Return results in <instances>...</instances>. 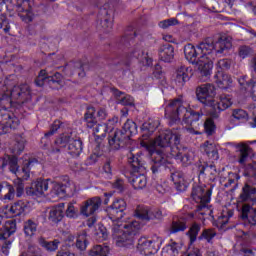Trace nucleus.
Listing matches in <instances>:
<instances>
[{"label":"nucleus","mask_w":256,"mask_h":256,"mask_svg":"<svg viewBox=\"0 0 256 256\" xmlns=\"http://www.w3.org/2000/svg\"><path fill=\"white\" fill-rule=\"evenodd\" d=\"M25 209H27V203L23 202V200H19L12 204L9 212L12 214V217H19V215L25 213Z\"/></svg>","instance_id":"ea45409f"},{"label":"nucleus","mask_w":256,"mask_h":256,"mask_svg":"<svg viewBox=\"0 0 256 256\" xmlns=\"http://www.w3.org/2000/svg\"><path fill=\"white\" fill-rule=\"evenodd\" d=\"M14 187L16 189L17 197H21L23 193H25V184H23V180L21 178L14 180Z\"/></svg>","instance_id":"bf43d9fd"},{"label":"nucleus","mask_w":256,"mask_h":256,"mask_svg":"<svg viewBox=\"0 0 256 256\" xmlns=\"http://www.w3.org/2000/svg\"><path fill=\"white\" fill-rule=\"evenodd\" d=\"M242 221H248L249 225H256V209L249 204H243L240 212Z\"/></svg>","instance_id":"5701e85b"},{"label":"nucleus","mask_w":256,"mask_h":256,"mask_svg":"<svg viewBox=\"0 0 256 256\" xmlns=\"http://www.w3.org/2000/svg\"><path fill=\"white\" fill-rule=\"evenodd\" d=\"M244 175L245 177H254V179H256V166L253 164H248L246 166Z\"/></svg>","instance_id":"774afa93"},{"label":"nucleus","mask_w":256,"mask_h":256,"mask_svg":"<svg viewBox=\"0 0 256 256\" xmlns=\"http://www.w3.org/2000/svg\"><path fill=\"white\" fill-rule=\"evenodd\" d=\"M179 144H171L165 150H155L151 154V171L153 175H157L161 171V167L167 164V157L172 156L174 159L179 161L182 152L179 151Z\"/></svg>","instance_id":"0eeeda50"},{"label":"nucleus","mask_w":256,"mask_h":256,"mask_svg":"<svg viewBox=\"0 0 256 256\" xmlns=\"http://www.w3.org/2000/svg\"><path fill=\"white\" fill-rule=\"evenodd\" d=\"M8 108H2L0 109V123H13V121H15L16 118H13L11 116V113H9V111H7Z\"/></svg>","instance_id":"6e6d98bb"},{"label":"nucleus","mask_w":256,"mask_h":256,"mask_svg":"<svg viewBox=\"0 0 256 256\" xmlns=\"http://www.w3.org/2000/svg\"><path fill=\"white\" fill-rule=\"evenodd\" d=\"M1 193H6L4 195V199H8V201H12V199L15 198V187H13V185L7 182H2L0 184V194Z\"/></svg>","instance_id":"a19ab883"},{"label":"nucleus","mask_w":256,"mask_h":256,"mask_svg":"<svg viewBox=\"0 0 256 256\" xmlns=\"http://www.w3.org/2000/svg\"><path fill=\"white\" fill-rule=\"evenodd\" d=\"M48 85L52 87V89H61L65 85V80H63V75L59 72H55L54 74H48Z\"/></svg>","instance_id":"72a5a7b5"},{"label":"nucleus","mask_w":256,"mask_h":256,"mask_svg":"<svg viewBox=\"0 0 256 256\" xmlns=\"http://www.w3.org/2000/svg\"><path fill=\"white\" fill-rule=\"evenodd\" d=\"M6 162H8L9 171H11V173H14V175H17L19 173V164L17 157H8V160Z\"/></svg>","instance_id":"5fc2aeb1"},{"label":"nucleus","mask_w":256,"mask_h":256,"mask_svg":"<svg viewBox=\"0 0 256 256\" xmlns=\"http://www.w3.org/2000/svg\"><path fill=\"white\" fill-rule=\"evenodd\" d=\"M24 233L28 237H33L37 233V222L31 219L24 222Z\"/></svg>","instance_id":"de8ad7c7"},{"label":"nucleus","mask_w":256,"mask_h":256,"mask_svg":"<svg viewBox=\"0 0 256 256\" xmlns=\"http://www.w3.org/2000/svg\"><path fill=\"white\" fill-rule=\"evenodd\" d=\"M103 201L101 200V197L95 196L90 199H87L83 202L80 212L84 217H91V215H95L97 211H99Z\"/></svg>","instance_id":"2eb2a0df"},{"label":"nucleus","mask_w":256,"mask_h":256,"mask_svg":"<svg viewBox=\"0 0 256 256\" xmlns=\"http://www.w3.org/2000/svg\"><path fill=\"white\" fill-rule=\"evenodd\" d=\"M134 215L137 219H140V221H149L150 210L146 206H138Z\"/></svg>","instance_id":"a18cd8bd"},{"label":"nucleus","mask_w":256,"mask_h":256,"mask_svg":"<svg viewBox=\"0 0 256 256\" xmlns=\"http://www.w3.org/2000/svg\"><path fill=\"white\" fill-rule=\"evenodd\" d=\"M125 209H127V202L123 199L114 200L113 204L107 209L109 219H111V221L123 219Z\"/></svg>","instance_id":"4468645a"},{"label":"nucleus","mask_w":256,"mask_h":256,"mask_svg":"<svg viewBox=\"0 0 256 256\" xmlns=\"http://www.w3.org/2000/svg\"><path fill=\"white\" fill-rule=\"evenodd\" d=\"M199 231H201V224L194 222L190 226L189 231L186 232V235H188L190 239V243H195V241H197V235H199Z\"/></svg>","instance_id":"49530a36"},{"label":"nucleus","mask_w":256,"mask_h":256,"mask_svg":"<svg viewBox=\"0 0 256 256\" xmlns=\"http://www.w3.org/2000/svg\"><path fill=\"white\" fill-rule=\"evenodd\" d=\"M107 131H109L107 124L103 123V124H97L94 127L93 130V134L95 137V141L97 143V147L101 148V141H103V139H105L106 135H107Z\"/></svg>","instance_id":"7c9ffc66"},{"label":"nucleus","mask_w":256,"mask_h":256,"mask_svg":"<svg viewBox=\"0 0 256 256\" xmlns=\"http://www.w3.org/2000/svg\"><path fill=\"white\" fill-rule=\"evenodd\" d=\"M181 249V245L179 243L171 240L161 252V256H179V251Z\"/></svg>","instance_id":"473e14b6"},{"label":"nucleus","mask_w":256,"mask_h":256,"mask_svg":"<svg viewBox=\"0 0 256 256\" xmlns=\"http://www.w3.org/2000/svg\"><path fill=\"white\" fill-rule=\"evenodd\" d=\"M46 191H49V180L39 178L33 182L30 188H26L27 195L42 197Z\"/></svg>","instance_id":"a211bd4d"},{"label":"nucleus","mask_w":256,"mask_h":256,"mask_svg":"<svg viewBox=\"0 0 256 256\" xmlns=\"http://www.w3.org/2000/svg\"><path fill=\"white\" fill-rule=\"evenodd\" d=\"M84 120L86 121V127L88 129H95L97 127V118H95V108L90 107L84 115Z\"/></svg>","instance_id":"58836bf2"},{"label":"nucleus","mask_w":256,"mask_h":256,"mask_svg":"<svg viewBox=\"0 0 256 256\" xmlns=\"http://www.w3.org/2000/svg\"><path fill=\"white\" fill-rule=\"evenodd\" d=\"M211 193H213L212 188H207L206 186H194L192 189V198L198 203V211H203L207 204L211 201Z\"/></svg>","instance_id":"1a4fd4ad"},{"label":"nucleus","mask_w":256,"mask_h":256,"mask_svg":"<svg viewBox=\"0 0 256 256\" xmlns=\"http://www.w3.org/2000/svg\"><path fill=\"white\" fill-rule=\"evenodd\" d=\"M117 103L124 105V107H133V97L127 94L123 95Z\"/></svg>","instance_id":"69168bd1"},{"label":"nucleus","mask_w":256,"mask_h":256,"mask_svg":"<svg viewBox=\"0 0 256 256\" xmlns=\"http://www.w3.org/2000/svg\"><path fill=\"white\" fill-rule=\"evenodd\" d=\"M53 195H56L60 199L71 195V188L67 184L56 183L52 189Z\"/></svg>","instance_id":"f704fd0d"},{"label":"nucleus","mask_w":256,"mask_h":256,"mask_svg":"<svg viewBox=\"0 0 256 256\" xmlns=\"http://www.w3.org/2000/svg\"><path fill=\"white\" fill-rule=\"evenodd\" d=\"M181 139V132L179 128H173L172 130H165L160 133L154 140L156 147H160V151H165L171 145H179Z\"/></svg>","instance_id":"6e6552de"},{"label":"nucleus","mask_w":256,"mask_h":256,"mask_svg":"<svg viewBox=\"0 0 256 256\" xmlns=\"http://www.w3.org/2000/svg\"><path fill=\"white\" fill-rule=\"evenodd\" d=\"M232 117H234V119H237V121L245 123V121H248L249 119V114L243 109H235L232 112Z\"/></svg>","instance_id":"3c124183"},{"label":"nucleus","mask_w":256,"mask_h":256,"mask_svg":"<svg viewBox=\"0 0 256 256\" xmlns=\"http://www.w3.org/2000/svg\"><path fill=\"white\" fill-rule=\"evenodd\" d=\"M66 69H72L73 73H77L78 77H85V71L91 69L88 63H82L81 61L70 62Z\"/></svg>","instance_id":"c756f323"},{"label":"nucleus","mask_w":256,"mask_h":256,"mask_svg":"<svg viewBox=\"0 0 256 256\" xmlns=\"http://www.w3.org/2000/svg\"><path fill=\"white\" fill-rule=\"evenodd\" d=\"M189 63L192 65H197L198 70L200 71L201 75L207 77L211 73V69H213V62H211V58L209 56L200 55L196 56L195 61L188 60Z\"/></svg>","instance_id":"f3484780"},{"label":"nucleus","mask_w":256,"mask_h":256,"mask_svg":"<svg viewBox=\"0 0 256 256\" xmlns=\"http://www.w3.org/2000/svg\"><path fill=\"white\" fill-rule=\"evenodd\" d=\"M132 57H135V59H139L142 61V63H145V65H152L153 60L147 56V53L145 54V51L141 49V46H136L134 50L132 51Z\"/></svg>","instance_id":"e433bc0d"},{"label":"nucleus","mask_w":256,"mask_h":256,"mask_svg":"<svg viewBox=\"0 0 256 256\" xmlns=\"http://www.w3.org/2000/svg\"><path fill=\"white\" fill-rule=\"evenodd\" d=\"M68 151L72 157H79L83 153V141L81 139L70 138Z\"/></svg>","instance_id":"2f4dec72"},{"label":"nucleus","mask_w":256,"mask_h":256,"mask_svg":"<svg viewBox=\"0 0 256 256\" xmlns=\"http://www.w3.org/2000/svg\"><path fill=\"white\" fill-rule=\"evenodd\" d=\"M61 125H62L61 121L55 120L53 122V124L51 125L50 130L45 133V137H51L54 134H56L57 131H59V129H61Z\"/></svg>","instance_id":"680f3d73"},{"label":"nucleus","mask_w":256,"mask_h":256,"mask_svg":"<svg viewBox=\"0 0 256 256\" xmlns=\"http://www.w3.org/2000/svg\"><path fill=\"white\" fill-rule=\"evenodd\" d=\"M242 203H255L256 199V188L251 184H245L242 188V193L239 197Z\"/></svg>","instance_id":"393cba45"},{"label":"nucleus","mask_w":256,"mask_h":256,"mask_svg":"<svg viewBox=\"0 0 256 256\" xmlns=\"http://www.w3.org/2000/svg\"><path fill=\"white\" fill-rule=\"evenodd\" d=\"M113 237L116 239L118 245L122 247H129V245H133V241H135V237L139 235V231H141V223L138 221H132L128 224H124L122 229H119V226H114L113 228Z\"/></svg>","instance_id":"423d86ee"},{"label":"nucleus","mask_w":256,"mask_h":256,"mask_svg":"<svg viewBox=\"0 0 256 256\" xmlns=\"http://www.w3.org/2000/svg\"><path fill=\"white\" fill-rule=\"evenodd\" d=\"M13 100L22 104L31 101V89L27 84L14 86L9 93H4L0 96V107L2 109H11L13 107Z\"/></svg>","instance_id":"20e7f679"},{"label":"nucleus","mask_w":256,"mask_h":256,"mask_svg":"<svg viewBox=\"0 0 256 256\" xmlns=\"http://www.w3.org/2000/svg\"><path fill=\"white\" fill-rule=\"evenodd\" d=\"M204 129L207 135H212L213 133H215V122H213V120L209 118L206 119V121L204 122Z\"/></svg>","instance_id":"0e129e2a"},{"label":"nucleus","mask_w":256,"mask_h":256,"mask_svg":"<svg viewBox=\"0 0 256 256\" xmlns=\"http://www.w3.org/2000/svg\"><path fill=\"white\" fill-rule=\"evenodd\" d=\"M19 127V119L15 118L13 122H0V135L9 133L11 129H17Z\"/></svg>","instance_id":"37998d69"},{"label":"nucleus","mask_w":256,"mask_h":256,"mask_svg":"<svg viewBox=\"0 0 256 256\" xmlns=\"http://www.w3.org/2000/svg\"><path fill=\"white\" fill-rule=\"evenodd\" d=\"M231 47V38L229 37L222 36L215 43H213V39L207 38L196 47L193 44H187L184 47V55L187 61H195L201 55L209 57L213 51L215 53H224Z\"/></svg>","instance_id":"f257e3e1"},{"label":"nucleus","mask_w":256,"mask_h":256,"mask_svg":"<svg viewBox=\"0 0 256 256\" xmlns=\"http://www.w3.org/2000/svg\"><path fill=\"white\" fill-rule=\"evenodd\" d=\"M0 29H3L4 33H9V29H11V25H9V19L5 14H1L0 16Z\"/></svg>","instance_id":"e2e57ef3"},{"label":"nucleus","mask_w":256,"mask_h":256,"mask_svg":"<svg viewBox=\"0 0 256 256\" xmlns=\"http://www.w3.org/2000/svg\"><path fill=\"white\" fill-rule=\"evenodd\" d=\"M175 57V48L173 45L166 43L159 48V59L164 63H171Z\"/></svg>","instance_id":"b1692460"},{"label":"nucleus","mask_w":256,"mask_h":256,"mask_svg":"<svg viewBox=\"0 0 256 256\" xmlns=\"http://www.w3.org/2000/svg\"><path fill=\"white\" fill-rule=\"evenodd\" d=\"M161 243V238L147 240V238L142 237L138 239L137 249L144 255H155L161 249Z\"/></svg>","instance_id":"ddd939ff"},{"label":"nucleus","mask_w":256,"mask_h":256,"mask_svg":"<svg viewBox=\"0 0 256 256\" xmlns=\"http://www.w3.org/2000/svg\"><path fill=\"white\" fill-rule=\"evenodd\" d=\"M205 113L203 110L195 111L187 107V104L183 103L182 99H175L170 102L165 108V117L170 120V123H177L181 121V117L184 123L193 127L194 123H197Z\"/></svg>","instance_id":"f03ea898"},{"label":"nucleus","mask_w":256,"mask_h":256,"mask_svg":"<svg viewBox=\"0 0 256 256\" xmlns=\"http://www.w3.org/2000/svg\"><path fill=\"white\" fill-rule=\"evenodd\" d=\"M90 256H108L109 246L105 245H95L89 251Z\"/></svg>","instance_id":"c03bdc74"},{"label":"nucleus","mask_w":256,"mask_h":256,"mask_svg":"<svg viewBox=\"0 0 256 256\" xmlns=\"http://www.w3.org/2000/svg\"><path fill=\"white\" fill-rule=\"evenodd\" d=\"M131 135H137V124L133 120H127L121 130L114 131L108 137V143L111 149H115L116 151L123 149L129 143Z\"/></svg>","instance_id":"39448f33"},{"label":"nucleus","mask_w":256,"mask_h":256,"mask_svg":"<svg viewBox=\"0 0 256 256\" xmlns=\"http://www.w3.org/2000/svg\"><path fill=\"white\" fill-rule=\"evenodd\" d=\"M201 149L204 155L209 159L210 163H215V161L219 160V149H217L215 144L206 141Z\"/></svg>","instance_id":"bb28decb"},{"label":"nucleus","mask_w":256,"mask_h":256,"mask_svg":"<svg viewBox=\"0 0 256 256\" xmlns=\"http://www.w3.org/2000/svg\"><path fill=\"white\" fill-rule=\"evenodd\" d=\"M196 97L206 107H211L215 100V86L213 84H202L196 88Z\"/></svg>","instance_id":"9d476101"},{"label":"nucleus","mask_w":256,"mask_h":256,"mask_svg":"<svg viewBox=\"0 0 256 256\" xmlns=\"http://www.w3.org/2000/svg\"><path fill=\"white\" fill-rule=\"evenodd\" d=\"M233 105V101H231V96L228 94H220L216 100H213V105H210V116L213 119H217L219 117V113L221 111H225L229 109Z\"/></svg>","instance_id":"9b49d317"},{"label":"nucleus","mask_w":256,"mask_h":256,"mask_svg":"<svg viewBox=\"0 0 256 256\" xmlns=\"http://www.w3.org/2000/svg\"><path fill=\"white\" fill-rule=\"evenodd\" d=\"M134 150H129L127 153V159L129 165H131L132 171V186L134 189H145L147 187V177L145 171L147 169L143 157L139 153L135 154Z\"/></svg>","instance_id":"7ed1b4c3"},{"label":"nucleus","mask_w":256,"mask_h":256,"mask_svg":"<svg viewBox=\"0 0 256 256\" xmlns=\"http://www.w3.org/2000/svg\"><path fill=\"white\" fill-rule=\"evenodd\" d=\"M65 215L69 219H75V217H77V208H75L73 203L68 204Z\"/></svg>","instance_id":"338daca9"},{"label":"nucleus","mask_w":256,"mask_h":256,"mask_svg":"<svg viewBox=\"0 0 256 256\" xmlns=\"http://www.w3.org/2000/svg\"><path fill=\"white\" fill-rule=\"evenodd\" d=\"M236 153L238 157V163H240V165H245V163H247V160L249 159L251 147L247 146L246 144L240 143L236 146Z\"/></svg>","instance_id":"c85d7f7f"},{"label":"nucleus","mask_w":256,"mask_h":256,"mask_svg":"<svg viewBox=\"0 0 256 256\" xmlns=\"http://www.w3.org/2000/svg\"><path fill=\"white\" fill-rule=\"evenodd\" d=\"M215 235H217L215 230L204 229L202 231L201 235L199 236V239H205V240H207V243H211V241H213V239L215 238Z\"/></svg>","instance_id":"4d7b16f0"},{"label":"nucleus","mask_w":256,"mask_h":256,"mask_svg":"<svg viewBox=\"0 0 256 256\" xmlns=\"http://www.w3.org/2000/svg\"><path fill=\"white\" fill-rule=\"evenodd\" d=\"M71 141V136L63 134L59 138H57L54 142V145L48 148L49 155H53L55 153H60L63 147H67Z\"/></svg>","instance_id":"cd10ccee"},{"label":"nucleus","mask_w":256,"mask_h":256,"mask_svg":"<svg viewBox=\"0 0 256 256\" xmlns=\"http://www.w3.org/2000/svg\"><path fill=\"white\" fill-rule=\"evenodd\" d=\"M171 180L173 181L177 191H186L189 183L185 180V174L181 171L174 170L171 172Z\"/></svg>","instance_id":"a878e982"},{"label":"nucleus","mask_w":256,"mask_h":256,"mask_svg":"<svg viewBox=\"0 0 256 256\" xmlns=\"http://www.w3.org/2000/svg\"><path fill=\"white\" fill-rule=\"evenodd\" d=\"M191 77H193V69L186 66H180L176 70L174 81L178 87H183Z\"/></svg>","instance_id":"6ab92c4d"},{"label":"nucleus","mask_w":256,"mask_h":256,"mask_svg":"<svg viewBox=\"0 0 256 256\" xmlns=\"http://www.w3.org/2000/svg\"><path fill=\"white\" fill-rule=\"evenodd\" d=\"M76 247L77 249H79L80 251H85V249H87V233L82 232L77 240H76Z\"/></svg>","instance_id":"864d4df0"},{"label":"nucleus","mask_w":256,"mask_h":256,"mask_svg":"<svg viewBox=\"0 0 256 256\" xmlns=\"http://www.w3.org/2000/svg\"><path fill=\"white\" fill-rule=\"evenodd\" d=\"M157 127L151 122H144L141 126L142 137H149L151 134L155 133Z\"/></svg>","instance_id":"8fccbe9b"},{"label":"nucleus","mask_w":256,"mask_h":256,"mask_svg":"<svg viewBox=\"0 0 256 256\" xmlns=\"http://www.w3.org/2000/svg\"><path fill=\"white\" fill-rule=\"evenodd\" d=\"M25 143L26 140L19 136L16 138V143L14 144V153L17 155H20V153H23V150L25 149Z\"/></svg>","instance_id":"13d9d810"},{"label":"nucleus","mask_w":256,"mask_h":256,"mask_svg":"<svg viewBox=\"0 0 256 256\" xmlns=\"http://www.w3.org/2000/svg\"><path fill=\"white\" fill-rule=\"evenodd\" d=\"M198 177H206L213 183L217 179V175H219V171L217 170V166H215V162H207L203 160H199L196 164Z\"/></svg>","instance_id":"f8f14e48"},{"label":"nucleus","mask_w":256,"mask_h":256,"mask_svg":"<svg viewBox=\"0 0 256 256\" xmlns=\"http://www.w3.org/2000/svg\"><path fill=\"white\" fill-rule=\"evenodd\" d=\"M39 245L40 247H43L46 251H49L52 253L53 251H57L59 249V245H61V242L58 239H55L53 241H47L45 238H39Z\"/></svg>","instance_id":"4c0bfd02"},{"label":"nucleus","mask_w":256,"mask_h":256,"mask_svg":"<svg viewBox=\"0 0 256 256\" xmlns=\"http://www.w3.org/2000/svg\"><path fill=\"white\" fill-rule=\"evenodd\" d=\"M189 218L185 216H174L170 226V233H181L189 227Z\"/></svg>","instance_id":"4be33fe9"},{"label":"nucleus","mask_w":256,"mask_h":256,"mask_svg":"<svg viewBox=\"0 0 256 256\" xmlns=\"http://www.w3.org/2000/svg\"><path fill=\"white\" fill-rule=\"evenodd\" d=\"M16 11L25 23L33 21L34 14L29 0H16Z\"/></svg>","instance_id":"dca6fc26"},{"label":"nucleus","mask_w":256,"mask_h":256,"mask_svg":"<svg viewBox=\"0 0 256 256\" xmlns=\"http://www.w3.org/2000/svg\"><path fill=\"white\" fill-rule=\"evenodd\" d=\"M216 83L220 89H227L231 83H233V80L231 79V76L223 73V71H219L216 74Z\"/></svg>","instance_id":"c9c22d12"},{"label":"nucleus","mask_w":256,"mask_h":256,"mask_svg":"<svg viewBox=\"0 0 256 256\" xmlns=\"http://www.w3.org/2000/svg\"><path fill=\"white\" fill-rule=\"evenodd\" d=\"M37 87H43L45 83L48 84V73L47 70H41L34 81Z\"/></svg>","instance_id":"603ef678"},{"label":"nucleus","mask_w":256,"mask_h":256,"mask_svg":"<svg viewBox=\"0 0 256 256\" xmlns=\"http://www.w3.org/2000/svg\"><path fill=\"white\" fill-rule=\"evenodd\" d=\"M17 231V221L8 220L3 226V216H0V240L9 239Z\"/></svg>","instance_id":"412c9836"},{"label":"nucleus","mask_w":256,"mask_h":256,"mask_svg":"<svg viewBox=\"0 0 256 256\" xmlns=\"http://www.w3.org/2000/svg\"><path fill=\"white\" fill-rule=\"evenodd\" d=\"M36 165H39V160L35 158H32L28 162H26L22 167V173H24L22 179L27 181V179L30 177L29 173H31V169H33V167H35Z\"/></svg>","instance_id":"79ce46f5"},{"label":"nucleus","mask_w":256,"mask_h":256,"mask_svg":"<svg viewBox=\"0 0 256 256\" xmlns=\"http://www.w3.org/2000/svg\"><path fill=\"white\" fill-rule=\"evenodd\" d=\"M175 25H179V20H177L176 18L163 20L159 23V27H161V29H169V27H173Z\"/></svg>","instance_id":"052dcab7"},{"label":"nucleus","mask_w":256,"mask_h":256,"mask_svg":"<svg viewBox=\"0 0 256 256\" xmlns=\"http://www.w3.org/2000/svg\"><path fill=\"white\" fill-rule=\"evenodd\" d=\"M195 159V153L193 151H188L186 153L180 154V158L178 161H181L182 165L184 167H189L193 163V160Z\"/></svg>","instance_id":"09e8293b"},{"label":"nucleus","mask_w":256,"mask_h":256,"mask_svg":"<svg viewBox=\"0 0 256 256\" xmlns=\"http://www.w3.org/2000/svg\"><path fill=\"white\" fill-rule=\"evenodd\" d=\"M63 217H65V203H59L58 205L50 208L48 215L50 223L57 225V223H61V221H63Z\"/></svg>","instance_id":"aec40b11"}]
</instances>
